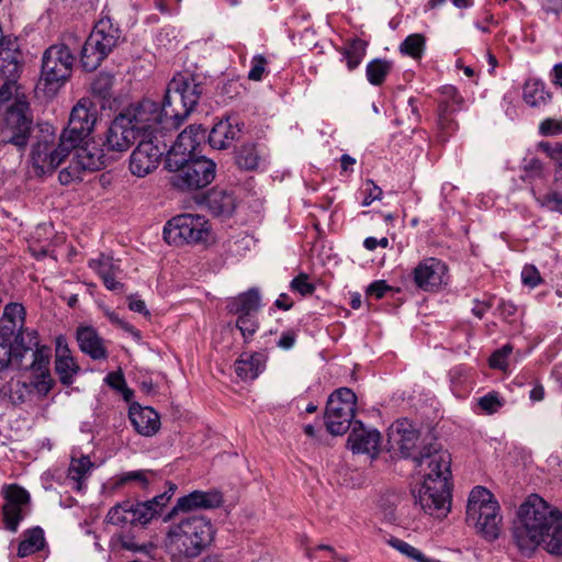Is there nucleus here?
<instances>
[{"mask_svg":"<svg viewBox=\"0 0 562 562\" xmlns=\"http://www.w3.org/2000/svg\"><path fill=\"white\" fill-rule=\"evenodd\" d=\"M387 443L398 450L403 458H411L424 481L413 491L415 503L431 516H446L450 509L451 458L437 443L420 441V432L407 418L395 420L387 430Z\"/></svg>","mask_w":562,"mask_h":562,"instance_id":"f257e3e1","label":"nucleus"},{"mask_svg":"<svg viewBox=\"0 0 562 562\" xmlns=\"http://www.w3.org/2000/svg\"><path fill=\"white\" fill-rule=\"evenodd\" d=\"M170 520L161 547L171 562H192L215 539L216 528L204 515L175 516Z\"/></svg>","mask_w":562,"mask_h":562,"instance_id":"f03ea898","label":"nucleus"},{"mask_svg":"<svg viewBox=\"0 0 562 562\" xmlns=\"http://www.w3.org/2000/svg\"><path fill=\"white\" fill-rule=\"evenodd\" d=\"M562 515L537 494L529 495L519 506L513 527V539L521 552H532L540 544L550 527Z\"/></svg>","mask_w":562,"mask_h":562,"instance_id":"7ed1b4c3","label":"nucleus"},{"mask_svg":"<svg viewBox=\"0 0 562 562\" xmlns=\"http://www.w3.org/2000/svg\"><path fill=\"white\" fill-rule=\"evenodd\" d=\"M204 91L198 77L188 72L176 75L168 83L160 105L165 126L177 130L194 110Z\"/></svg>","mask_w":562,"mask_h":562,"instance_id":"20e7f679","label":"nucleus"},{"mask_svg":"<svg viewBox=\"0 0 562 562\" xmlns=\"http://www.w3.org/2000/svg\"><path fill=\"white\" fill-rule=\"evenodd\" d=\"M499 505L493 494L483 486H475L468 499L467 524L475 528L486 541L499 537L502 516Z\"/></svg>","mask_w":562,"mask_h":562,"instance_id":"39448f33","label":"nucleus"},{"mask_svg":"<svg viewBox=\"0 0 562 562\" xmlns=\"http://www.w3.org/2000/svg\"><path fill=\"white\" fill-rule=\"evenodd\" d=\"M177 166L165 167L169 184L182 192L207 187L215 178L216 165L204 156L181 159Z\"/></svg>","mask_w":562,"mask_h":562,"instance_id":"423d86ee","label":"nucleus"},{"mask_svg":"<svg viewBox=\"0 0 562 562\" xmlns=\"http://www.w3.org/2000/svg\"><path fill=\"white\" fill-rule=\"evenodd\" d=\"M76 42V37L69 35L67 43L56 44L48 47L42 60L41 81L45 89L54 91L59 88L71 75L75 57L69 44Z\"/></svg>","mask_w":562,"mask_h":562,"instance_id":"0eeeda50","label":"nucleus"},{"mask_svg":"<svg viewBox=\"0 0 562 562\" xmlns=\"http://www.w3.org/2000/svg\"><path fill=\"white\" fill-rule=\"evenodd\" d=\"M32 124L29 103L16 99L5 111L0 127V143L14 145L19 149L25 148L31 136Z\"/></svg>","mask_w":562,"mask_h":562,"instance_id":"6e6552de","label":"nucleus"},{"mask_svg":"<svg viewBox=\"0 0 562 562\" xmlns=\"http://www.w3.org/2000/svg\"><path fill=\"white\" fill-rule=\"evenodd\" d=\"M120 114L126 117L128 125L138 136L148 134L153 137L162 135L165 131H171L165 126L166 120L159 103L149 99L130 104Z\"/></svg>","mask_w":562,"mask_h":562,"instance_id":"1a4fd4ad","label":"nucleus"},{"mask_svg":"<svg viewBox=\"0 0 562 562\" xmlns=\"http://www.w3.org/2000/svg\"><path fill=\"white\" fill-rule=\"evenodd\" d=\"M207 221L199 214H181L172 217L164 227V239L169 245L198 244L210 235Z\"/></svg>","mask_w":562,"mask_h":562,"instance_id":"9d476101","label":"nucleus"},{"mask_svg":"<svg viewBox=\"0 0 562 562\" xmlns=\"http://www.w3.org/2000/svg\"><path fill=\"white\" fill-rule=\"evenodd\" d=\"M356 405L357 396L348 387H340L329 396L324 418L326 428L331 435H342L349 429Z\"/></svg>","mask_w":562,"mask_h":562,"instance_id":"9b49d317","label":"nucleus"},{"mask_svg":"<svg viewBox=\"0 0 562 562\" xmlns=\"http://www.w3.org/2000/svg\"><path fill=\"white\" fill-rule=\"evenodd\" d=\"M97 122V110L88 98L80 99L72 108L67 127L63 131V142L76 148L92 134Z\"/></svg>","mask_w":562,"mask_h":562,"instance_id":"f8f14e48","label":"nucleus"},{"mask_svg":"<svg viewBox=\"0 0 562 562\" xmlns=\"http://www.w3.org/2000/svg\"><path fill=\"white\" fill-rule=\"evenodd\" d=\"M63 142L60 135L59 144L54 146V135H45L34 144L31 153V160L37 173L53 172L70 155L72 147Z\"/></svg>","mask_w":562,"mask_h":562,"instance_id":"ddd939ff","label":"nucleus"},{"mask_svg":"<svg viewBox=\"0 0 562 562\" xmlns=\"http://www.w3.org/2000/svg\"><path fill=\"white\" fill-rule=\"evenodd\" d=\"M166 147V143H161L157 135L139 140L130 156L131 172L138 178L151 173L158 167Z\"/></svg>","mask_w":562,"mask_h":562,"instance_id":"4468645a","label":"nucleus"},{"mask_svg":"<svg viewBox=\"0 0 562 562\" xmlns=\"http://www.w3.org/2000/svg\"><path fill=\"white\" fill-rule=\"evenodd\" d=\"M205 137L202 125L192 124L183 130L166 154L165 167L177 166L181 159L196 157L194 151Z\"/></svg>","mask_w":562,"mask_h":562,"instance_id":"2eb2a0df","label":"nucleus"},{"mask_svg":"<svg viewBox=\"0 0 562 562\" xmlns=\"http://www.w3.org/2000/svg\"><path fill=\"white\" fill-rule=\"evenodd\" d=\"M4 504L2 506L3 524L5 529L15 532L20 521L30 505L29 492L15 484L9 485L3 491Z\"/></svg>","mask_w":562,"mask_h":562,"instance_id":"dca6fc26","label":"nucleus"},{"mask_svg":"<svg viewBox=\"0 0 562 562\" xmlns=\"http://www.w3.org/2000/svg\"><path fill=\"white\" fill-rule=\"evenodd\" d=\"M224 499L221 492L216 490L210 491H193L177 499L176 505L166 516V519H171L175 516L192 515V512L200 509H213L222 506Z\"/></svg>","mask_w":562,"mask_h":562,"instance_id":"f3484780","label":"nucleus"},{"mask_svg":"<svg viewBox=\"0 0 562 562\" xmlns=\"http://www.w3.org/2000/svg\"><path fill=\"white\" fill-rule=\"evenodd\" d=\"M139 136L128 125L124 115L117 114L108 127L102 143V150L108 153L126 151Z\"/></svg>","mask_w":562,"mask_h":562,"instance_id":"a211bd4d","label":"nucleus"},{"mask_svg":"<svg viewBox=\"0 0 562 562\" xmlns=\"http://www.w3.org/2000/svg\"><path fill=\"white\" fill-rule=\"evenodd\" d=\"M446 265L436 258H427L414 269V282L424 291H435L445 283Z\"/></svg>","mask_w":562,"mask_h":562,"instance_id":"6ab92c4d","label":"nucleus"},{"mask_svg":"<svg viewBox=\"0 0 562 562\" xmlns=\"http://www.w3.org/2000/svg\"><path fill=\"white\" fill-rule=\"evenodd\" d=\"M441 95L443 99L438 109V126L442 132L450 133L457 128L452 114L461 109L463 98L457 88L450 85L441 88Z\"/></svg>","mask_w":562,"mask_h":562,"instance_id":"aec40b11","label":"nucleus"},{"mask_svg":"<svg viewBox=\"0 0 562 562\" xmlns=\"http://www.w3.org/2000/svg\"><path fill=\"white\" fill-rule=\"evenodd\" d=\"M13 349L15 356V367L18 369H26L27 363H24L26 356H30V361L33 360V352L38 349H49L46 346L40 345L37 331L29 330L27 328H18L13 337Z\"/></svg>","mask_w":562,"mask_h":562,"instance_id":"412c9836","label":"nucleus"},{"mask_svg":"<svg viewBox=\"0 0 562 562\" xmlns=\"http://www.w3.org/2000/svg\"><path fill=\"white\" fill-rule=\"evenodd\" d=\"M348 447L353 453L375 454L380 445V432L374 429H366L361 422L353 423L348 437Z\"/></svg>","mask_w":562,"mask_h":562,"instance_id":"4be33fe9","label":"nucleus"},{"mask_svg":"<svg viewBox=\"0 0 562 562\" xmlns=\"http://www.w3.org/2000/svg\"><path fill=\"white\" fill-rule=\"evenodd\" d=\"M241 127L236 117L228 116L217 122L209 133V143L215 149L229 147L240 136Z\"/></svg>","mask_w":562,"mask_h":562,"instance_id":"5701e85b","label":"nucleus"},{"mask_svg":"<svg viewBox=\"0 0 562 562\" xmlns=\"http://www.w3.org/2000/svg\"><path fill=\"white\" fill-rule=\"evenodd\" d=\"M89 267L98 273L108 290L123 291L124 284L116 280L122 272L119 260L101 254L99 258L89 261Z\"/></svg>","mask_w":562,"mask_h":562,"instance_id":"b1692460","label":"nucleus"},{"mask_svg":"<svg viewBox=\"0 0 562 562\" xmlns=\"http://www.w3.org/2000/svg\"><path fill=\"white\" fill-rule=\"evenodd\" d=\"M50 349H38L33 352V360L29 362L25 370H31L37 379L35 387L38 393L47 394L53 385L54 381L49 374Z\"/></svg>","mask_w":562,"mask_h":562,"instance_id":"393cba45","label":"nucleus"},{"mask_svg":"<svg viewBox=\"0 0 562 562\" xmlns=\"http://www.w3.org/2000/svg\"><path fill=\"white\" fill-rule=\"evenodd\" d=\"M128 416L135 430L143 436H153L160 427L159 415L150 407L132 405Z\"/></svg>","mask_w":562,"mask_h":562,"instance_id":"a878e982","label":"nucleus"},{"mask_svg":"<svg viewBox=\"0 0 562 562\" xmlns=\"http://www.w3.org/2000/svg\"><path fill=\"white\" fill-rule=\"evenodd\" d=\"M77 341L80 350L90 356L93 360H101L108 357L103 339L91 326H80L77 329Z\"/></svg>","mask_w":562,"mask_h":562,"instance_id":"bb28decb","label":"nucleus"},{"mask_svg":"<svg viewBox=\"0 0 562 562\" xmlns=\"http://www.w3.org/2000/svg\"><path fill=\"white\" fill-rule=\"evenodd\" d=\"M94 43L108 55L117 45L121 37L119 27H115L110 18L100 19L89 35Z\"/></svg>","mask_w":562,"mask_h":562,"instance_id":"cd10ccee","label":"nucleus"},{"mask_svg":"<svg viewBox=\"0 0 562 562\" xmlns=\"http://www.w3.org/2000/svg\"><path fill=\"white\" fill-rule=\"evenodd\" d=\"M71 151H74L72 158L82 171L100 170L106 165V158L102 148L99 149L95 146L89 147L78 145V147L72 148Z\"/></svg>","mask_w":562,"mask_h":562,"instance_id":"c85d7f7f","label":"nucleus"},{"mask_svg":"<svg viewBox=\"0 0 562 562\" xmlns=\"http://www.w3.org/2000/svg\"><path fill=\"white\" fill-rule=\"evenodd\" d=\"M227 308L229 313L236 315H255L260 308L259 290L251 288L240 293L228 302Z\"/></svg>","mask_w":562,"mask_h":562,"instance_id":"c756f323","label":"nucleus"},{"mask_svg":"<svg viewBox=\"0 0 562 562\" xmlns=\"http://www.w3.org/2000/svg\"><path fill=\"white\" fill-rule=\"evenodd\" d=\"M205 204L216 216L231 215L235 209V199L224 189L213 188L205 196Z\"/></svg>","mask_w":562,"mask_h":562,"instance_id":"7c9ffc66","label":"nucleus"},{"mask_svg":"<svg viewBox=\"0 0 562 562\" xmlns=\"http://www.w3.org/2000/svg\"><path fill=\"white\" fill-rule=\"evenodd\" d=\"M55 371L64 385H70L74 381V376L79 371V366L75 362L74 358L69 356L67 346L61 347L60 339L57 340Z\"/></svg>","mask_w":562,"mask_h":562,"instance_id":"2f4dec72","label":"nucleus"},{"mask_svg":"<svg viewBox=\"0 0 562 562\" xmlns=\"http://www.w3.org/2000/svg\"><path fill=\"white\" fill-rule=\"evenodd\" d=\"M524 101L532 106L539 108L546 105L551 100V94L546 91V86L537 79L527 80L522 91Z\"/></svg>","mask_w":562,"mask_h":562,"instance_id":"473e14b6","label":"nucleus"},{"mask_svg":"<svg viewBox=\"0 0 562 562\" xmlns=\"http://www.w3.org/2000/svg\"><path fill=\"white\" fill-rule=\"evenodd\" d=\"M44 531L40 527L29 529L23 532V539L18 547L20 558L29 557L44 548Z\"/></svg>","mask_w":562,"mask_h":562,"instance_id":"72a5a7b5","label":"nucleus"},{"mask_svg":"<svg viewBox=\"0 0 562 562\" xmlns=\"http://www.w3.org/2000/svg\"><path fill=\"white\" fill-rule=\"evenodd\" d=\"M108 56L104 50H101L92 38L88 36L86 40L81 52H80V63L85 70L93 71L95 70L102 63V60Z\"/></svg>","mask_w":562,"mask_h":562,"instance_id":"f704fd0d","label":"nucleus"},{"mask_svg":"<svg viewBox=\"0 0 562 562\" xmlns=\"http://www.w3.org/2000/svg\"><path fill=\"white\" fill-rule=\"evenodd\" d=\"M263 368L262 356L255 353L244 359L243 357L235 362L236 374L245 381L255 380Z\"/></svg>","mask_w":562,"mask_h":562,"instance_id":"c9c22d12","label":"nucleus"},{"mask_svg":"<svg viewBox=\"0 0 562 562\" xmlns=\"http://www.w3.org/2000/svg\"><path fill=\"white\" fill-rule=\"evenodd\" d=\"M12 337L13 328L2 325L0 327V372L8 369L10 364L15 366Z\"/></svg>","mask_w":562,"mask_h":562,"instance_id":"e433bc0d","label":"nucleus"},{"mask_svg":"<svg viewBox=\"0 0 562 562\" xmlns=\"http://www.w3.org/2000/svg\"><path fill=\"white\" fill-rule=\"evenodd\" d=\"M540 546H542L548 553L562 557V515L552 527H550L549 532L544 535Z\"/></svg>","mask_w":562,"mask_h":562,"instance_id":"4c0bfd02","label":"nucleus"},{"mask_svg":"<svg viewBox=\"0 0 562 562\" xmlns=\"http://www.w3.org/2000/svg\"><path fill=\"white\" fill-rule=\"evenodd\" d=\"M1 321L5 322L7 326L13 328V334L18 328L24 327L25 321V308L22 304L11 302L8 303L3 308Z\"/></svg>","mask_w":562,"mask_h":562,"instance_id":"58836bf2","label":"nucleus"},{"mask_svg":"<svg viewBox=\"0 0 562 562\" xmlns=\"http://www.w3.org/2000/svg\"><path fill=\"white\" fill-rule=\"evenodd\" d=\"M391 68L392 64L386 59L376 58L370 61L367 66L368 81L373 86L382 85Z\"/></svg>","mask_w":562,"mask_h":562,"instance_id":"ea45409f","label":"nucleus"},{"mask_svg":"<svg viewBox=\"0 0 562 562\" xmlns=\"http://www.w3.org/2000/svg\"><path fill=\"white\" fill-rule=\"evenodd\" d=\"M130 508H132L131 502H124L113 506L106 515V521L122 528L128 525L132 526L133 514H131Z\"/></svg>","mask_w":562,"mask_h":562,"instance_id":"a19ab883","label":"nucleus"},{"mask_svg":"<svg viewBox=\"0 0 562 562\" xmlns=\"http://www.w3.org/2000/svg\"><path fill=\"white\" fill-rule=\"evenodd\" d=\"M260 156L254 144H247L240 147L236 156V162L239 168L254 170L258 167Z\"/></svg>","mask_w":562,"mask_h":562,"instance_id":"79ce46f5","label":"nucleus"},{"mask_svg":"<svg viewBox=\"0 0 562 562\" xmlns=\"http://www.w3.org/2000/svg\"><path fill=\"white\" fill-rule=\"evenodd\" d=\"M114 77L106 72H100L91 83V92L94 97L108 100L112 97Z\"/></svg>","mask_w":562,"mask_h":562,"instance_id":"37998d69","label":"nucleus"},{"mask_svg":"<svg viewBox=\"0 0 562 562\" xmlns=\"http://www.w3.org/2000/svg\"><path fill=\"white\" fill-rule=\"evenodd\" d=\"M366 54V43L360 38H355L344 49V56L347 60L349 70L356 69Z\"/></svg>","mask_w":562,"mask_h":562,"instance_id":"c03bdc74","label":"nucleus"},{"mask_svg":"<svg viewBox=\"0 0 562 562\" xmlns=\"http://www.w3.org/2000/svg\"><path fill=\"white\" fill-rule=\"evenodd\" d=\"M131 514L132 517V526H144L148 524L151 519L158 516L157 507H151L147 505L145 502H139L136 504H132Z\"/></svg>","mask_w":562,"mask_h":562,"instance_id":"a18cd8bd","label":"nucleus"},{"mask_svg":"<svg viewBox=\"0 0 562 562\" xmlns=\"http://www.w3.org/2000/svg\"><path fill=\"white\" fill-rule=\"evenodd\" d=\"M400 50L415 59L420 58L425 50V37L418 33L408 35L402 42Z\"/></svg>","mask_w":562,"mask_h":562,"instance_id":"49530a36","label":"nucleus"},{"mask_svg":"<svg viewBox=\"0 0 562 562\" xmlns=\"http://www.w3.org/2000/svg\"><path fill=\"white\" fill-rule=\"evenodd\" d=\"M92 463L88 457L72 459L68 469V477L77 483V488H81V481L90 471Z\"/></svg>","mask_w":562,"mask_h":562,"instance_id":"de8ad7c7","label":"nucleus"},{"mask_svg":"<svg viewBox=\"0 0 562 562\" xmlns=\"http://www.w3.org/2000/svg\"><path fill=\"white\" fill-rule=\"evenodd\" d=\"M156 476L157 474L153 470L130 471L119 477L117 485L135 482L143 488H146L149 483L155 481Z\"/></svg>","mask_w":562,"mask_h":562,"instance_id":"09e8293b","label":"nucleus"},{"mask_svg":"<svg viewBox=\"0 0 562 562\" xmlns=\"http://www.w3.org/2000/svg\"><path fill=\"white\" fill-rule=\"evenodd\" d=\"M391 544L398 550L404 555L413 559L416 562H440L438 560H431L425 557V554L419 551L417 548L411 546L409 543L400 540V539H393L391 540Z\"/></svg>","mask_w":562,"mask_h":562,"instance_id":"8fccbe9b","label":"nucleus"},{"mask_svg":"<svg viewBox=\"0 0 562 562\" xmlns=\"http://www.w3.org/2000/svg\"><path fill=\"white\" fill-rule=\"evenodd\" d=\"M119 541L123 549L132 552L144 553L148 557H150L156 550V547L151 542L138 543L133 537L126 535L120 536Z\"/></svg>","mask_w":562,"mask_h":562,"instance_id":"3c124183","label":"nucleus"},{"mask_svg":"<svg viewBox=\"0 0 562 562\" xmlns=\"http://www.w3.org/2000/svg\"><path fill=\"white\" fill-rule=\"evenodd\" d=\"M525 175L521 177L524 181H532L535 179L543 178L544 167L539 158L525 159L522 165Z\"/></svg>","mask_w":562,"mask_h":562,"instance_id":"603ef678","label":"nucleus"},{"mask_svg":"<svg viewBox=\"0 0 562 562\" xmlns=\"http://www.w3.org/2000/svg\"><path fill=\"white\" fill-rule=\"evenodd\" d=\"M536 200L541 207L562 214V195L559 192L550 191Z\"/></svg>","mask_w":562,"mask_h":562,"instance_id":"864d4df0","label":"nucleus"},{"mask_svg":"<svg viewBox=\"0 0 562 562\" xmlns=\"http://www.w3.org/2000/svg\"><path fill=\"white\" fill-rule=\"evenodd\" d=\"M236 327L240 330L243 337L247 340L257 331L259 324L255 315H238Z\"/></svg>","mask_w":562,"mask_h":562,"instance_id":"5fc2aeb1","label":"nucleus"},{"mask_svg":"<svg viewBox=\"0 0 562 562\" xmlns=\"http://www.w3.org/2000/svg\"><path fill=\"white\" fill-rule=\"evenodd\" d=\"M21 66L14 57L3 58L0 65V74L5 78L7 81L16 83L20 75Z\"/></svg>","mask_w":562,"mask_h":562,"instance_id":"6e6d98bb","label":"nucleus"},{"mask_svg":"<svg viewBox=\"0 0 562 562\" xmlns=\"http://www.w3.org/2000/svg\"><path fill=\"white\" fill-rule=\"evenodd\" d=\"M105 382L111 387L121 391L124 395V398L130 401L133 392L126 386L125 379L121 372H110L105 378Z\"/></svg>","mask_w":562,"mask_h":562,"instance_id":"4d7b16f0","label":"nucleus"},{"mask_svg":"<svg viewBox=\"0 0 562 562\" xmlns=\"http://www.w3.org/2000/svg\"><path fill=\"white\" fill-rule=\"evenodd\" d=\"M291 290L299 292L301 295H311L315 291V285L308 282V276L306 273H300L290 283Z\"/></svg>","mask_w":562,"mask_h":562,"instance_id":"13d9d810","label":"nucleus"},{"mask_svg":"<svg viewBox=\"0 0 562 562\" xmlns=\"http://www.w3.org/2000/svg\"><path fill=\"white\" fill-rule=\"evenodd\" d=\"M267 58L263 55H256L251 59V67L248 72V79L252 81H260L266 72Z\"/></svg>","mask_w":562,"mask_h":562,"instance_id":"bf43d9fd","label":"nucleus"},{"mask_svg":"<svg viewBox=\"0 0 562 562\" xmlns=\"http://www.w3.org/2000/svg\"><path fill=\"white\" fill-rule=\"evenodd\" d=\"M521 281L525 285L533 289L543 282L539 270L533 265H526L521 271Z\"/></svg>","mask_w":562,"mask_h":562,"instance_id":"052dcab7","label":"nucleus"},{"mask_svg":"<svg viewBox=\"0 0 562 562\" xmlns=\"http://www.w3.org/2000/svg\"><path fill=\"white\" fill-rule=\"evenodd\" d=\"M513 348L510 345H505L501 349L494 351L490 358V367L493 369L504 370L507 367V357L510 355Z\"/></svg>","mask_w":562,"mask_h":562,"instance_id":"680f3d73","label":"nucleus"},{"mask_svg":"<svg viewBox=\"0 0 562 562\" xmlns=\"http://www.w3.org/2000/svg\"><path fill=\"white\" fill-rule=\"evenodd\" d=\"M81 169L78 164H76L75 159H71V162L68 167L60 170L58 175V180L61 184H69L70 182L80 179Z\"/></svg>","mask_w":562,"mask_h":562,"instance_id":"e2e57ef3","label":"nucleus"},{"mask_svg":"<svg viewBox=\"0 0 562 562\" xmlns=\"http://www.w3.org/2000/svg\"><path fill=\"white\" fill-rule=\"evenodd\" d=\"M542 136H557L562 134V120L546 119L539 125Z\"/></svg>","mask_w":562,"mask_h":562,"instance_id":"0e129e2a","label":"nucleus"},{"mask_svg":"<svg viewBox=\"0 0 562 562\" xmlns=\"http://www.w3.org/2000/svg\"><path fill=\"white\" fill-rule=\"evenodd\" d=\"M480 407L488 414L495 413L503 404L496 393H488L479 401Z\"/></svg>","mask_w":562,"mask_h":562,"instance_id":"69168bd1","label":"nucleus"},{"mask_svg":"<svg viewBox=\"0 0 562 562\" xmlns=\"http://www.w3.org/2000/svg\"><path fill=\"white\" fill-rule=\"evenodd\" d=\"M366 195L362 201L363 206H369L373 201L380 200L382 196V189L378 187L372 180H366Z\"/></svg>","mask_w":562,"mask_h":562,"instance_id":"338daca9","label":"nucleus"},{"mask_svg":"<svg viewBox=\"0 0 562 562\" xmlns=\"http://www.w3.org/2000/svg\"><path fill=\"white\" fill-rule=\"evenodd\" d=\"M387 291H391V286L384 280H378L369 285L367 293L376 299H382Z\"/></svg>","mask_w":562,"mask_h":562,"instance_id":"774afa93","label":"nucleus"}]
</instances>
